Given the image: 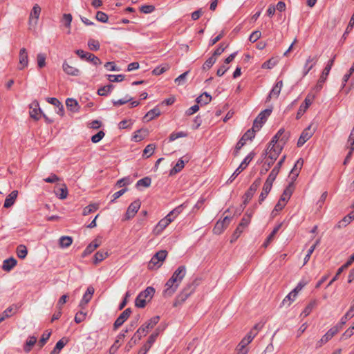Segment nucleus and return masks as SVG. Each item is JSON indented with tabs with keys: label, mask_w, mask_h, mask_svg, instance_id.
I'll use <instances>...</instances> for the list:
<instances>
[{
	"label": "nucleus",
	"mask_w": 354,
	"mask_h": 354,
	"mask_svg": "<svg viewBox=\"0 0 354 354\" xmlns=\"http://www.w3.org/2000/svg\"><path fill=\"white\" fill-rule=\"evenodd\" d=\"M315 131V127H313V124H310L307 128H306L301 133L298 142L297 146L301 147L304 145L306 142H307L314 134Z\"/></svg>",
	"instance_id": "6e6552de"
},
{
	"label": "nucleus",
	"mask_w": 354,
	"mask_h": 354,
	"mask_svg": "<svg viewBox=\"0 0 354 354\" xmlns=\"http://www.w3.org/2000/svg\"><path fill=\"white\" fill-rule=\"evenodd\" d=\"M124 337H125V334L123 332H121L117 336V338H116L115 342L113 343V344L109 348V354H115L117 352L118 349L120 346V342L122 341Z\"/></svg>",
	"instance_id": "393cba45"
},
{
	"label": "nucleus",
	"mask_w": 354,
	"mask_h": 354,
	"mask_svg": "<svg viewBox=\"0 0 354 354\" xmlns=\"http://www.w3.org/2000/svg\"><path fill=\"white\" fill-rule=\"evenodd\" d=\"M17 261L14 257L8 258L3 261L2 269L4 271L10 272L17 266Z\"/></svg>",
	"instance_id": "b1692460"
},
{
	"label": "nucleus",
	"mask_w": 354,
	"mask_h": 354,
	"mask_svg": "<svg viewBox=\"0 0 354 354\" xmlns=\"http://www.w3.org/2000/svg\"><path fill=\"white\" fill-rule=\"evenodd\" d=\"M271 112V109H266L261 111L254 121V129L259 130L261 128L262 124L266 122L268 117L270 115Z\"/></svg>",
	"instance_id": "9d476101"
},
{
	"label": "nucleus",
	"mask_w": 354,
	"mask_h": 354,
	"mask_svg": "<svg viewBox=\"0 0 354 354\" xmlns=\"http://www.w3.org/2000/svg\"><path fill=\"white\" fill-rule=\"evenodd\" d=\"M50 335H51V332L48 331V330L45 331L43 333V335L39 342V344H38V345L39 346L40 348H42L44 346V344L47 342V341L50 338Z\"/></svg>",
	"instance_id": "4d7b16f0"
},
{
	"label": "nucleus",
	"mask_w": 354,
	"mask_h": 354,
	"mask_svg": "<svg viewBox=\"0 0 354 354\" xmlns=\"http://www.w3.org/2000/svg\"><path fill=\"white\" fill-rule=\"evenodd\" d=\"M56 195L60 199H65L68 195V190L66 186L65 185H63L62 187L59 189L58 192L56 193Z\"/></svg>",
	"instance_id": "0e129e2a"
},
{
	"label": "nucleus",
	"mask_w": 354,
	"mask_h": 354,
	"mask_svg": "<svg viewBox=\"0 0 354 354\" xmlns=\"http://www.w3.org/2000/svg\"><path fill=\"white\" fill-rule=\"evenodd\" d=\"M169 69V65L168 64H165L162 66H157L155 68L152 73L155 75H159L165 73V71Z\"/></svg>",
	"instance_id": "a19ab883"
},
{
	"label": "nucleus",
	"mask_w": 354,
	"mask_h": 354,
	"mask_svg": "<svg viewBox=\"0 0 354 354\" xmlns=\"http://www.w3.org/2000/svg\"><path fill=\"white\" fill-rule=\"evenodd\" d=\"M158 334H159V332L158 331V330H156V331L155 333H152L149 336L147 342L143 346H146V348H147L148 349H150L152 344L156 341Z\"/></svg>",
	"instance_id": "a18cd8bd"
},
{
	"label": "nucleus",
	"mask_w": 354,
	"mask_h": 354,
	"mask_svg": "<svg viewBox=\"0 0 354 354\" xmlns=\"http://www.w3.org/2000/svg\"><path fill=\"white\" fill-rule=\"evenodd\" d=\"M139 318H140V315H137L135 317V319L131 322V323L126 328V329L122 330V332H123V333H124V334H126L129 331H132L137 326Z\"/></svg>",
	"instance_id": "603ef678"
},
{
	"label": "nucleus",
	"mask_w": 354,
	"mask_h": 354,
	"mask_svg": "<svg viewBox=\"0 0 354 354\" xmlns=\"http://www.w3.org/2000/svg\"><path fill=\"white\" fill-rule=\"evenodd\" d=\"M272 187H268V185H263L262 192L259 196V203H261L267 197L268 194L270 192Z\"/></svg>",
	"instance_id": "864d4df0"
},
{
	"label": "nucleus",
	"mask_w": 354,
	"mask_h": 354,
	"mask_svg": "<svg viewBox=\"0 0 354 354\" xmlns=\"http://www.w3.org/2000/svg\"><path fill=\"white\" fill-rule=\"evenodd\" d=\"M151 180L149 177H145L136 183V187H149L151 185Z\"/></svg>",
	"instance_id": "09e8293b"
},
{
	"label": "nucleus",
	"mask_w": 354,
	"mask_h": 354,
	"mask_svg": "<svg viewBox=\"0 0 354 354\" xmlns=\"http://www.w3.org/2000/svg\"><path fill=\"white\" fill-rule=\"evenodd\" d=\"M141 203L139 200H136L131 203L130 205L128 207L126 214L125 219L129 220L134 217L136 214L138 212V209L140 207Z\"/></svg>",
	"instance_id": "9b49d317"
},
{
	"label": "nucleus",
	"mask_w": 354,
	"mask_h": 354,
	"mask_svg": "<svg viewBox=\"0 0 354 354\" xmlns=\"http://www.w3.org/2000/svg\"><path fill=\"white\" fill-rule=\"evenodd\" d=\"M46 55L44 53H38L37 55V63L39 68H42L46 66Z\"/></svg>",
	"instance_id": "4c0bfd02"
},
{
	"label": "nucleus",
	"mask_w": 354,
	"mask_h": 354,
	"mask_svg": "<svg viewBox=\"0 0 354 354\" xmlns=\"http://www.w3.org/2000/svg\"><path fill=\"white\" fill-rule=\"evenodd\" d=\"M285 142L286 139L283 138L277 145L269 143V145L266 150V156H267V158L274 162L280 154L283 145Z\"/></svg>",
	"instance_id": "7ed1b4c3"
},
{
	"label": "nucleus",
	"mask_w": 354,
	"mask_h": 354,
	"mask_svg": "<svg viewBox=\"0 0 354 354\" xmlns=\"http://www.w3.org/2000/svg\"><path fill=\"white\" fill-rule=\"evenodd\" d=\"M109 254L108 252L104 250H100L97 253H95L94 256V261L93 263L95 264H97L102 261H103L104 259H106L108 257Z\"/></svg>",
	"instance_id": "7c9ffc66"
},
{
	"label": "nucleus",
	"mask_w": 354,
	"mask_h": 354,
	"mask_svg": "<svg viewBox=\"0 0 354 354\" xmlns=\"http://www.w3.org/2000/svg\"><path fill=\"white\" fill-rule=\"evenodd\" d=\"M283 87V82L282 80L278 81L275 85L273 86L272 89L270 92L267 100H270L272 98H277L280 94L281 90Z\"/></svg>",
	"instance_id": "aec40b11"
},
{
	"label": "nucleus",
	"mask_w": 354,
	"mask_h": 354,
	"mask_svg": "<svg viewBox=\"0 0 354 354\" xmlns=\"http://www.w3.org/2000/svg\"><path fill=\"white\" fill-rule=\"evenodd\" d=\"M95 17L97 21L102 23L107 22L109 19L108 15L102 11L97 12Z\"/></svg>",
	"instance_id": "774afa93"
},
{
	"label": "nucleus",
	"mask_w": 354,
	"mask_h": 354,
	"mask_svg": "<svg viewBox=\"0 0 354 354\" xmlns=\"http://www.w3.org/2000/svg\"><path fill=\"white\" fill-rule=\"evenodd\" d=\"M95 292L94 288L93 286L88 287L86 292L84 294L82 299L80 303V307L83 309L84 306L91 301L93 295Z\"/></svg>",
	"instance_id": "f3484780"
},
{
	"label": "nucleus",
	"mask_w": 354,
	"mask_h": 354,
	"mask_svg": "<svg viewBox=\"0 0 354 354\" xmlns=\"http://www.w3.org/2000/svg\"><path fill=\"white\" fill-rule=\"evenodd\" d=\"M16 253L19 259H24L27 256L28 250L24 245H19L17 248Z\"/></svg>",
	"instance_id": "f704fd0d"
},
{
	"label": "nucleus",
	"mask_w": 354,
	"mask_h": 354,
	"mask_svg": "<svg viewBox=\"0 0 354 354\" xmlns=\"http://www.w3.org/2000/svg\"><path fill=\"white\" fill-rule=\"evenodd\" d=\"M248 164L246 163V161H242V162L240 164L239 167L235 170V171L232 174V175L230 178V182H232L236 176L242 171H243L247 167Z\"/></svg>",
	"instance_id": "2f4dec72"
},
{
	"label": "nucleus",
	"mask_w": 354,
	"mask_h": 354,
	"mask_svg": "<svg viewBox=\"0 0 354 354\" xmlns=\"http://www.w3.org/2000/svg\"><path fill=\"white\" fill-rule=\"evenodd\" d=\"M285 131L283 129H280L278 132L276 133V135L272 138V140L270 142L271 144H276L277 145L279 143L281 138L286 139V141L287 140L288 138L286 136H283Z\"/></svg>",
	"instance_id": "c756f323"
},
{
	"label": "nucleus",
	"mask_w": 354,
	"mask_h": 354,
	"mask_svg": "<svg viewBox=\"0 0 354 354\" xmlns=\"http://www.w3.org/2000/svg\"><path fill=\"white\" fill-rule=\"evenodd\" d=\"M183 204L176 207L172 211H171L167 216H170V218L172 221L175 219L183 211Z\"/></svg>",
	"instance_id": "c03bdc74"
},
{
	"label": "nucleus",
	"mask_w": 354,
	"mask_h": 354,
	"mask_svg": "<svg viewBox=\"0 0 354 354\" xmlns=\"http://www.w3.org/2000/svg\"><path fill=\"white\" fill-rule=\"evenodd\" d=\"M173 221L171 219L170 216H166L161 219L154 228V233L160 234Z\"/></svg>",
	"instance_id": "4468645a"
},
{
	"label": "nucleus",
	"mask_w": 354,
	"mask_h": 354,
	"mask_svg": "<svg viewBox=\"0 0 354 354\" xmlns=\"http://www.w3.org/2000/svg\"><path fill=\"white\" fill-rule=\"evenodd\" d=\"M261 185V178H257L254 180V182L251 185L249 189L245 193V200H250L253 196L254 194Z\"/></svg>",
	"instance_id": "5701e85b"
},
{
	"label": "nucleus",
	"mask_w": 354,
	"mask_h": 354,
	"mask_svg": "<svg viewBox=\"0 0 354 354\" xmlns=\"http://www.w3.org/2000/svg\"><path fill=\"white\" fill-rule=\"evenodd\" d=\"M155 149H156V145L154 144L148 145L143 150L142 156L146 158H149L153 153Z\"/></svg>",
	"instance_id": "49530a36"
},
{
	"label": "nucleus",
	"mask_w": 354,
	"mask_h": 354,
	"mask_svg": "<svg viewBox=\"0 0 354 354\" xmlns=\"http://www.w3.org/2000/svg\"><path fill=\"white\" fill-rule=\"evenodd\" d=\"M162 263L160 261H158V259L153 256L151 261L149 263L148 267L149 269H156L161 266Z\"/></svg>",
	"instance_id": "680f3d73"
},
{
	"label": "nucleus",
	"mask_w": 354,
	"mask_h": 354,
	"mask_svg": "<svg viewBox=\"0 0 354 354\" xmlns=\"http://www.w3.org/2000/svg\"><path fill=\"white\" fill-rule=\"evenodd\" d=\"M88 46L91 50H98L100 49V43L97 40L90 39L88 41Z\"/></svg>",
	"instance_id": "bf43d9fd"
},
{
	"label": "nucleus",
	"mask_w": 354,
	"mask_h": 354,
	"mask_svg": "<svg viewBox=\"0 0 354 354\" xmlns=\"http://www.w3.org/2000/svg\"><path fill=\"white\" fill-rule=\"evenodd\" d=\"M28 66V55L27 50L25 48H22L19 50V69L24 70Z\"/></svg>",
	"instance_id": "ddd939ff"
},
{
	"label": "nucleus",
	"mask_w": 354,
	"mask_h": 354,
	"mask_svg": "<svg viewBox=\"0 0 354 354\" xmlns=\"http://www.w3.org/2000/svg\"><path fill=\"white\" fill-rule=\"evenodd\" d=\"M75 53L82 59H85L91 62L93 64L97 66L102 64L100 59L92 53L85 52L83 50H77Z\"/></svg>",
	"instance_id": "1a4fd4ad"
},
{
	"label": "nucleus",
	"mask_w": 354,
	"mask_h": 354,
	"mask_svg": "<svg viewBox=\"0 0 354 354\" xmlns=\"http://www.w3.org/2000/svg\"><path fill=\"white\" fill-rule=\"evenodd\" d=\"M102 243L100 238L94 239L84 250L83 257H86L92 253L97 248H98Z\"/></svg>",
	"instance_id": "412c9836"
},
{
	"label": "nucleus",
	"mask_w": 354,
	"mask_h": 354,
	"mask_svg": "<svg viewBox=\"0 0 354 354\" xmlns=\"http://www.w3.org/2000/svg\"><path fill=\"white\" fill-rule=\"evenodd\" d=\"M216 58L214 56L210 57L208 59L206 60V62L204 63L203 66V70H208L216 62Z\"/></svg>",
	"instance_id": "69168bd1"
},
{
	"label": "nucleus",
	"mask_w": 354,
	"mask_h": 354,
	"mask_svg": "<svg viewBox=\"0 0 354 354\" xmlns=\"http://www.w3.org/2000/svg\"><path fill=\"white\" fill-rule=\"evenodd\" d=\"M297 295L291 291L282 301V305L290 306V304L295 300L297 298Z\"/></svg>",
	"instance_id": "473e14b6"
},
{
	"label": "nucleus",
	"mask_w": 354,
	"mask_h": 354,
	"mask_svg": "<svg viewBox=\"0 0 354 354\" xmlns=\"http://www.w3.org/2000/svg\"><path fill=\"white\" fill-rule=\"evenodd\" d=\"M212 97L207 93H204L196 98V102L201 104H207L210 102Z\"/></svg>",
	"instance_id": "c9c22d12"
},
{
	"label": "nucleus",
	"mask_w": 354,
	"mask_h": 354,
	"mask_svg": "<svg viewBox=\"0 0 354 354\" xmlns=\"http://www.w3.org/2000/svg\"><path fill=\"white\" fill-rule=\"evenodd\" d=\"M189 158L187 157H183L180 158L176 163L174 167L170 170L169 174L174 175L180 172L185 167V164L188 162Z\"/></svg>",
	"instance_id": "6ab92c4d"
},
{
	"label": "nucleus",
	"mask_w": 354,
	"mask_h": 354,
	"mask_svg": "<svg viewBox=\"0 0 354 354\" xmlns=\"http://www.w3.org/2000/svg\"><path fill=\"white\" fill-rule=\"evenodd\" d=\"M99 208V205L96 203L90 204L86 207H84L83 210V215L86 216L96 211Z\"/></svg>",
	"instance_id": "de8ad7c7"
},
{
	"label": "nucleus",
	"mask_w": 354,
	"mask_h": 354,
	"mask_svg": "<svg viewBox=\"0 0 354 354\" xmlns=\"http://www.w3.org/2000/svg\"><path fill=\"white\" fill-rule=\"evenodd\" d=\"M160 115V109L158 107H155L154 109L149 111L146 115L144 116L143 120L146 122H149L155 118L159 116Z\"/></svg>",
	"instance_id": "cd10ccee"
},
{
	"label": "nucleus",
	"mask_w": 354,
	"mask_h": 354,
	"mask_svg": "<svg viewBox=\"0 0 354 354\" xmlns=\"http://www.w3.org/2000/svg\"><path fill=\"white\" fill-rule=\"evenodd\" d=\"M18 192L17 190L12 191L6 198L4 202V207L8 208L11 207L17 197Z\"/></svg>",
	"instance_id": "a878e982"
},
{
	"label": "nucleus",
	"mask_w": 354,
	"mask_h": 354,
	"mask_svg": "<svg viewBox=\"0 0 354 354\" xmlns=\"http://www.w3.org/2000/svg\"><path fill=\"white\" fill-rule=\"evenodd\" d=\"M62 68H63V71L67 75H69L78 76L80 74V71L77 68L68 64V63L66 62V61L64 62V63H63Z\"/></svg>",
	"instance_id": "4be33fe9"
},
{
	"label": "nucleus",
	"mask_w": 354,
	"mask_h": 354,
	"mask_svg": "<svg viewBox=\"0 0 354 354\" xmlns=\"http://www.w3.org/2000/svg\"><path fill=\"white\" fill-rule=\"evenodd\" d=\"M131 313V308H129L124 310L115 320L113 324L114 329L115 330L121 326L124 322L129 317Z\"/></svg>",
	"instance_id": "2eb2a0df"
},
{
	"label": "nucleus",
	"mask_w": 354,
	"mask_h": 354,
	"mask_svg": "<svg viewBox=\"0 0 354 354\" xmlns=\"http://www.w3.org/2000/svg\"><path fill=\"white\" fill-rule=\"evenodd\" d=\"M195 287L193 283H189L187 285L183 290L178 295L174 302V306L176 307L178 305H181L183 302H185L188 297L193 294L194 292Z\"/></svg>",
	"instance_id": "39448f33"
},
{
	"label": "nucleus",
	"mask_w": 354,
	"mask_h": 354,
	"mask_svg": "<svg viewBox=\"0 0 354 354\" xmlns=\"http://www.w3.org/2000/svg\"><path fill=\"white\" fill-rule=\"evenodd\" d=\"M292 193V189L291 186H288L286 187V189L283 191V193L282 194L280 199H283L286 203L288 202V201L290 199L291 194Z\"/></svg>",
	"instance_id": "052dcab7"
},
{
	"label": "nucleus",
	"mask_w": 354,
	"mask_h": 354,
	"mask_svg": "<svg viewBox=\"0 0 354 354\" xmlns=\"http://www.w3.org/2000/svg\"><path fill=\"white\" fill-rule=\"evenodd\" d=\"M40 13H41L40 6L38 4H35L33 6V8L30 13V16H29L28 25H29L30 30L35 29V28L37 25V22H38V19H39Z\"/></svg>",
	"instance_id": "0eeeda50"
},
{
	"label": "nucleus",
	"mask_w": 354,
	"mask_h": 354,
	"mask_svg": "<svg viewBox=\"0 0 354 354\" xmlns=\"http://www.w3.org/2000/svg\"><path fill=\"white\" fill-rule=\"evenodd\" d=\"M339 331L337 326L330 328L319 340L315 343V348H319L329 342Z\"/></svg>",
	"instance_id": "423d86ee"
},
{
	"label": "nucleus",
	"mask_w": 354,
	"mask_h": 354,
	"mask_svg": "<svg viewBox=\"0 0 354 354\" xmlns=\"http://www.w3.org/2000/svg\"><path fill=\"white\" fill-rule=\"evenodd\" d=\"M320 239H318L315 241V243L310 247V248L308 250V252L304 257V264H306L310 259L311 254L314 252L316 247L319 244Z\"/></svg>",
	"instance_id": "3c124183"
},
{
	"label": "nucleus",
	"mask_w": 354,
	"mask_h": 354,
	"mask_svg": "<svg viewBox=\"0 0 354 354\" xmlns=\"http://www.w3.org/2000/svg\"><path fill=\"white\" fill-rule=\"evenodd\" d=\"M159 319V316H155L142 325L126 344L124 348L125 351L127 352H129L130 350L137 344L138 341L141 339L142 335L143 334L145 335L149 329L153 328L158 323Z\"/></svg>",
	"instance_id": "f03ea898"
},
{
	"label": "nucleus",
	"mask_w": 354,
	"mask_h": 354,
	"mask_svg": "<svg viewBox=\"0 0 354 354\" xmlns=\"http://www.w3.org/2000/svg\"><path fill=\"white\" fill-rule=\"evenodd\" d=\"M226 228L227 227L218 221L213 229V232L215 234H221Z\"/></svg>",
	"instance_id": "13d9d810"
},
{
	"label": "nucleus",
	"mask_w": 354,
	"mask_h": 354,
	"mask_svg": "<svg viewBox=\"0 0 354 354\" xmlns=\"http://www.w3.org/2000/svg\"><path fill=\"white\" fill-rule=\"evenodd\" d=\"M155 290L152 287H147L144 291L141 292L136 297L135 305L138 308H144L146 306L147 301H149Z\"/></svg>",
	"instance_id": "20e7f679"
},
{
	"label": "nucleus",
	"mask_w": 354,
	"mask_h": 354,
	"mask_svg": "<svg viewBox=\"0 0 354 354\" xmlns=\"http://www.w3.org/2000/svg\"><path fill=\"white\" fill-rule=\"evenodd\" d=\"M276 172H277L276 170L270 171L268 178L266 179V180L264 183L265 185H268V187H272V183L277 176H276Z\"/></svg>",
	"instance_id": "5fc2aeb1"
},
{
	"label": "nucleus",
	"mask_w": 354,
	"mask_h": 354,
	"mask_svg": "<svg viewBox=\"0 0 354 354\" xmlns=\"http://www.w3.org/2000/svg\"><path fill=\"white\" fill-rule=\"evenodd\" d=\"M41 113V111L39 108V102L37 101H34L30 104V116L36 120H38L39 119L40 114Z\"/></svg>",
	"instance_id": "dca6fc26"
},
{
	"label": "nucleus",
	"mask_w": 354,
	"mask_h": 354,
	"mask_svg": "<svg viewBox=\"0 0 354 354\" xmlns=\"http://www.w3.org/2000/svg\"><path fill=\"white\" fill-rule=\"evenodd\" d=\"M186 272L185 266H180L174 271L171 278L165 283V288L162 292V295L165 297H170L176 292L185 277Z\"/></svg>",
	"instance_id": "f257e3e1"
},
{
	"label": "nucleus",
	"mask_w": 354,
	"mask_h": 354,
	"mask_svg": "<svg viewBox=\"0 0 354 354\" xmlns=\"http://www.w3.org/2000/svg\"><path fill=\"white\" fill-rule=\"evenodd\" d=\"M329 73H330V70H328V68H324V69L319 77V80H318L317 85V87H319L320 88L322 87V84L326 80Z\"/></svg>",
	"instance_id": "79ce46f5"
},
{
	"label": "nucleus",
	"mask_w": 354,
	"mask_h": 354,
	"mask_svg": "<svg viewBox=\"0 0 354 354\" xmlns=\"http://www.w3.org/2000/svg\"><path fill=\"white\" fill-rule=\"evenodd\" d=\"M66 105L68 109L75 112L78 110V103L77 100L73 98H68L66 101Z\"/></svg>",
	"instance_id": "e433bc0d"
},
{
	"label": "nucleus",
	"mask_w": 354,
	"mask_h": 354,
	"mask_svg": "<svg viewBox=\"0 0 354 354\" xmlns=\"http://www.w3.org/2000/svg\"><path fill=\"white\" fill-rule=\"evenodd\" d=\"M257 129H254V127L251 129H249L247 131L244 135L242 136L243 140L248 141L251 140L255 135V131H257Z\"/></svg>",
	"instance_id": "6e6d98bb"
},
{
	"label": "nucleus",
	"mask_w": 354,
	"mask_h": 354,
	"mask_svg": "<svg viewBox=\"0 0 354 354\" xmlns=\"http://www.w3.org/2000/svg\"><path fill=\"white\" fill-rule=\"evenodd\" d=\"M37 342V338L34 336L30 337L26 341V344L24 348V351L26 353H29L31 350L32 346L35 344Z\"/></svg>",
	"instance_id": "37998d69"
},
{
	"label": "nucleus",
	"mask_w": 354,
	"mask_h": 354,
	"mask_svg": "<svg viewBox=\"0 0 354 354\" xmlns=\"http://www.w3.org/2000/svg\"><path fill=\"white\" fill-rule=\"evenodd\" d=\"M317 59L318 58L317 56H309L307 58L303 68V76H306L309 73L317 63Z\"/></svg>",
	"instance_id": "a211bd4d"
},
{
	"label": "nucleus",
	"mask_w": 354,
	"mask_h": 354,
	"mask_svg": "<svg viewBox=\"0 0 354 354\" xmlns=\"http://www.w3.org/2000/svg\"><path fill=\"white\" fill-rule=\"evenodd\" d=\"M113 88V86L112 84H109L100 88L97 91V93L101 96H104L109 93Z\"/></svg>",
	"instance_id": "8fccbe9b"
},
{
	"label": "nucleus",
	"mask_w": 354,
	"mask_h": 354,
	"mask_svg": "<svg viewBox=\"0 0 354 354\" xmlns=\"http://www.w3.org/2000/svg\"><path fill=\"white\" fill-rule=\"evenodd\" d=\"M256 335L257 332L254 333L253 330H250L239 343L238 346V351H241L242 350H245L248 353V348L246 346L252 341Z\"/></svg>",
	"instance_id": "f8f14e48"
},
{
	"label": "nucleus",
	"mask_w": 354,
	"mask_h": 354,
	"mask_svg": "<svg viewBox=\"0 0 354 354\" xmlns=\"http://www.w3.org/2000/svg\"><path fill=\"white\" fill-rule=\"evenodd\" d=\"M313 100V96L308 95L305 100L304 104H302L299 109L297 115L302 114L306 111V110L308 108V106L312 104Z\"/></svg>",
	"instance_id": "c85d7f7f"
},
{
	"label": "nucleus",
	"mask_w": 354,
	"mask_h": 354,
	"mask_svg": "<svg viewBox=\"0 0 354 354\" xmlns=\"http://www.w3.org/2000/svg\"><path fill=\"white\" fill-rule=\"evenodd\" d=\"M251 221V214H245L243 217L241 219V223L238 226L241 227L242 229L244 230L245 227L248 226V225L250 223Z\"/></svg>",
	"instance_id": "e2e57ef3"
},
{
	"label": "nucleus",
	"mask_w": 354,
	"mask_h": 354,
	"mask_svg": "<svg viewBox=\"0 0 354 354\" xmlns=\"http://www.w3.org/2000/svg\"><path fill=\"white\" fill-rule=\"evenodd\" d=\"M67 341L62 339L59 340L54 349L51 351L50 354H59L60 351L64 348V346L66 344Z\"/></svg>",
	"instance_id": "58836bf2"
},
{
	"label": "nucleus",
	"mask_w": 354,
	"mask_h": 354,
	"mask_svg": "<svg viewBox=\"0 0 354 354\" xmlns=\"http://www.w3.org/2000/svg\"><path fill=\"white\" fill-rule=\"evenodd\" d=\"M73 243V239L71 236H62L59 239V245L62 248H68Z\"/></svg>",
	"instance_id": "ea45409f"
},
{
	"label": "nucleus",
	"mask_w": 354,
	"mask_h": 354,
	"mask_svg": "<svg viewBox=\"0 0 354 354\" xmlns=\"http://www.w3.org/2000/svg\"><path fill=\"white\" fill-rule=\"evenodd\" d=\"M316 300L311 301L302 311L301 316H303L304 317H307L312 312L313 309L316 306Z\"/></svg>",
	"instance_id": "72a5a7b5"
},
{
	"label": "nucleus",
	"mask_w": 354,
	"mask_h": 354,
	"mask_svg": "<svg viewBox=\"0 0 354 354\" xmlns=\"http://www.w3.org/2000/svg\"><path fill=\"white\" fill-rule=\"evenodd\" d=\"M273 163H274V162H272V161L270 160V159L267 158L262 167V169L260 171V174L261 175L265 174L269 170V169L270 168V167L272 165Z\"/></svg>",
	"instance_id": "338daca9"
},
{
	"label": "nucleus",
	"mask_w": 354,
	"mask_h": 354,
	"mask_svg": "<svg viewBox=\"0 0 354 354\" xmlns=\"http://www.w3.org/2000/svg\"><path fill=\"white\" fill-rule=\"evenodd\" d=\"M148 133L149 131L146 129H139L134 133L132 137V140L135 142L141 141L148 136Z\"/></svg>",
	"instance_id": "bb28decb"
}]
</instances>
